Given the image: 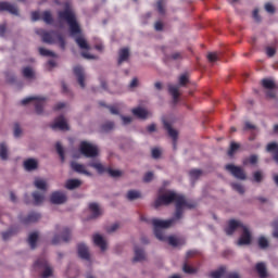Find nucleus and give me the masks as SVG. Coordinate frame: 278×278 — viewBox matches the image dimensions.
<instances>
[{
    "instance_id": "6e6d98bb",
    "label": "nucleus",
    "mask_w": 278,
    "mask_h": 278,
    "mask_svg": "<svg viewBox=\"0 0 278 278\" xmlns=\"http://www.w3.org/2000/svg\"><path fill=\"white\" fill-rule=\"evenodd\" d=\"M189 79H188V75L182 74L179 77V86H186L188 84Z\"/></svg>"
},
{
    "instance_id": "473e14b6",
    "label": "nucleus",
    "mask_w": 278,
    "mask_h": 278,
    "mask_svg": "<svg viewBox=\"0 0 278 278\" xmlns=\"http://www.w3.org/2000/svg\"><path fill=\"white\" fill-rule=\"evenodd\" d=\"M23 77L25 79H34L36 77V74L34 73V70L31 67H24L22 71Z\"/></svg>"
},
{
    "instance_id": "e2e57ef3",
    "label": "nucleus",
    "mask_w": 278,
    "mask_h": 278,
    "mask_svg": "<svg viewBox=\"0 0 278 278\" xmlns=\"http://www.w3.org/2000/svg\"><path fill=\"white\" fill-rule=\"evenodd\" d=\"M143 181H144L146 184H149V181H153V174H152V172H148V173L144 175Z\"/></svg>"
},
{
    "instance_id": "72a5a7b5",
    "label": "nucleus",
    "mask_w": 278,
    "mask_h": 278,
    "mask_svg": "<svg viewBox=\"0 0 278 278\" xmlns=\"http://www.w3.org/2000/svg\"><path fill=\"white\" fill-rule=\"evenodd\" d=\"M36 242H38V232H31L28 236V244L30 249H36Z\"/></svg>"
},
{
    "instance_id": "4be33fe9",
    "label": "nucleus",
    "mask_w": 278,
    "mask_h": 278,
    "mask_svg": "<svg viewBox=\"0 0 278 278\" xmlns=\"http://www.w3.org/2000/svg\"><path fill=\"white\" fill-rule=\"evenodd\" d=\"M93 243L96 244V247H99L101 251H105V249H108V243L105 242V239H103V237L99 233H96L93 236Z\"/></svg>"
},
{
    "instance_id": "20e7f679",
    "label": "nucleus",
    "mask_w": 278,
    "mask_h": 278,
    "mask_svg": "<svg viewBox=\"0 0 278 278\" xmlns=\"http://www.w3.org/2000/svg\"><path fill=\"white\" fill-rule=\"evenodd\" d=\"M186 197L179 195L173 191H169L167 193H164L160 195L155 201H154V207H160L161 205H170V203H177L179 200L184 201Z\"/></svg>"
},
{
    "instance_id": "8fccbe9b",
    "label": "nucleus",
    "mask_w": 278,
    "mask_h": 278,
    "mask_svg": "<svg viewBox=\"0 0 278 278\" xmlns=\"http://www.w3.org/2000/svg\"><path fill=\"white\" fill-rule=\"evenodd\" d=\"M258 247L260 249H268V239L265 237H261L258 239Z\"/></svg>"
},
{
    "instance_id": "a211bd4d",
    "label": "nucleus",
    "mask_w": 278,
    "mask_h": 278,
    "mask_svg": "<svg viewBox=\"0 0 278 278\" xmlns=\"http://www.w3.org/2000/svg\"><path fill=\"white\" fill-rule=\"evenodd\" d=\"M77 251H78V257L80 260H86L87 262H90V252L88 251V247L84 243H79L77 245Z\"/></svg>"
},
{
    "instance_id": "774afa93",
    "label": "nucleus",
    "mask_w": 278,
    "mask_h": 278,
    "mask_svg": "<svg viewBox=\"0 0 278 278\" xmlns=\"http://www.w3.org/2000/svg\"><path fill=\"white\" fill-rule=\"evenodd\" d=\"M226 278H240V274L236 273V271H231L226 274Z\"/></svg>"
},
{
    "instance_id": "f8f14e48",
    "label": "nucleus",
    "mask_w": 278,
    "mask_h": 278,
    "mask_svg": "<svg viewBox=\"0 0 278 278\" xmlns=\"http://www.w3.org/2000/svg\"><path fill=\"white\" fill-rule=\"evenodd\" d=\"M52 129H60L61 131H68V124L64 118V115H60L54 119V123L51 125Z\"/></svg>"
},
{
    "instance_id": "412c9836",
    "label": "nucleus",
    "mask_w": 278,
    "mask_h": 278,
    "mask_svg": "<svg viewBox=\"0 0 278 278\" xmlns=\"http://www.w3.org/2000/svg\"><path fill=\"white\" fill-rule=\"evenodd\" d=\"M165 240H161V242H166V240L168 241V244H170V247H181L184 244H186V241L184 239H179L176 237H168L166 238V236H164Z\"/></svg>"
},
{
    "instance_id": "338daca9",
    "label": "nucleus",
    "mask_w": 278,
    "mask_h": 278,
    "mask_svg": "<svg viewBox=\"0 0 278 278\" xmlns=\"http://www.w3.org/2000/svg\"><path fill=\"white\" fill-rule=\"evenodd\" d=\"M273 227H274L273 236L274 238H278V218L273 223Z\"/></svg>"
},
{
    "instance_id": "052dcab7",
    "label": "nucleus",
    "mask_w": 278,
    "mask_h": 278,
    "mask_svg": "<svg viewBox=\"0 0 278 278\" xmlns=\"http://www.w3.org/2000/svg\"><path fill=\"white\" fill-rule=\"evenodd\" d=\"M243 129H244V131H251V130H255L256 127H255V125L251 124L250 122H245Z\"/></svg>"
},
{
    "instance_id": "4468645a",
    "label": "nucleus",
    "mask_w": 278,
    "mask_h": 278,
    "mask_svg": "<svg viewBox=\"0 0 278 278\" xmlns=\"http://www.w3.org/2000/svg\"><path fill=\"white\" fill-rule=\"evenodd\" d=\"M239 227L243 229L244 226L242 223L236 219H230L228 222V227L225 229V232L227 233V236H233L236 229H238Z\"/></svg>"
},
{
    "instance_id": "39448f33",
    "label": "nucleus",
    "mask_w": 278,
    "mask_h": 278,
    "mask_svg": "<svg viewBox=\"0 0 278 278\" xmlns=\"http://www.w3.org/2000/svg\"><path fill=\"white\" fill-rule=\"evenodd\" d=\"M34 268L40 273L41 278H49L53 276V267L49 265V262L45 257L38 258L34 263Z\"/></svg>"
},
{
    "instance_id": "c03bdc74",
    "label": "nucleus",
    "mask_w": 278,
    "mask_h": 278,
    "mask_svg": "<svg viewBox=\"0 0 278 278\" xmlns=\"http://www.w3.org/2000/svg\"><path fill=\"white\" fill-rule=\"evenodd\" d=\"M42 21H45V23L48 25H51V23H53V15H51V12L45 11L42 13Z\"/></svg>"
},
{
    "instance_id": "4c0bfd02",
    "label": "nucleus",
    "mask_w": 278,
    "mask_h": 278,
    "mask_svg": "<svg viewBox=\"0 0 278 278\" xmlns=\"http://www.w3.org/2000/svg\"><path fill=\"white\" fill-rule=\"evenodd\" d=\"M100 105L102 108H108L110 113L115 115V116H118V114H121V112L118 111V106H116V105H105V103H103V102H100Z\"/></svg>"
},
{
    "instance_id": "c9c22d12",
    "label": "nucleus",
    "mask_w": 278,
    "mask_h": 278,
    "mask_svg": "<svg viewBox=\"0 0 278 278\" xmlns=\"http://www.w3.org/2000/svg\"><path fill=\"white\" fill-rule=\"evenodd\" d=\"M142 194H140V191L137 190H129L127 193L128 201H136V199H140Z\"/></svg>"
},
{
    "instance_id": "bb28decb",
    "label": "nucleus",
    "mask_w": 278,
    "mask_h": 278,
    "mask_svg": "<svg viewBox=\"0 0 278 278\" xmlns=\"http://www.w3.org/2000/svg\"><path fill=\"white\" fill-rule=\"evenodd\" d=\"M118 55L119 56H118L117 64L121 66L123 62H127V60H129V49L127 48L121 49Z\"/></svg>"
},
{
    "instance_id": "e433bc0d",
    "label": "nucleus",
    "mask_w": 278,
    "mask_h": 278,
    "mask_svg": "<svg viewBox=\"0 0 278 278\" xmlns=\"http://www.w3.org/2000/svg\"><path fill=\"white\" fill-rule=\"evenodd\" d=\"M33 198L35 201V205H40V203H42V201H45V193H40L38 191H35L33 193Z\"/></svg>"
},
{
    "instance_id": "dca6fc26",
    "label": "nucleus",
    "mask_w": 278,
    "mask_h": 278,
    "mask_svg": "<svg viewBox=\"0 0 278 278\" xmlns=\"http://www.w3.org/2000/svg\"><path fill=\"white\" fill-rule=\"evenodd\" d=\"M242 229L243 232L237 242L239 247H242L244 244H251V231H249V228L247 226H244Z\"/></svg>"
},
{
    "instance_id": "79ce46f5",
    "label": "nucleus",
    "mask_w": 278,
    "mask_h": 278,
    "mask_svg": "<svg viewBox=\"0 0 278 278\" xmlns=\"http://www.w3.org/2000/svg\"><path fill=\"white\" fill-rule=\"evenodd\" d=\"M0 157L1 160H8V146L5 142L0 143Z\"/></svg>"
},
{
    "instance_id": "cd10ccee",
    "label": "nucleus",
    "mask_w": 278,
    "mask_h": 278,
    "mask_svg": "<svg viewBox=\"0 0 278 278\" xmlns=\"http://www.w3.org/2000/svg\"><path fill=\"white\" fill-rule=\"evenodd\" d=\"M24 168L26 170H36L38 168V161L36 159H28L24 162Z\"/></svg>"
},
{
    "instance_id": "58836bf2",
    "label": "nucleus",
    "mask_w": 278,
    "mask_h": 278,
    "mask_svg": "<svg viewBox=\"0 0 278 278\" xmlns=\"http://www.w3.org/2000/svg\"><path fill=\"white\" fill-rule=\"evenodd\" d=\"M184 58V55L181 54V52H174L172 55H166L164 58V62H170V60L177 61V60H181Z\"/></svg>"
},
{
    "instance_id": "b1692460",
    "label": "nucleus",
    "mask_w": 278,
    "mask_h": 278,
    "mask_svg": "<svg viewBox=\"0 0 278 278\" xmlns=\"http://www.w3.org/2000/svg\"><path fill=\"white\" fill-rule=\"evenodd\" d=\"M225 276L227 277V267L226 266H220L218 269H216L210 274L211 278H223Z\"/></svg>"
},
{
    "instance_id": "a878e982",
    "label": "nucleus",
    "mask_w": 278,
    "mask_h": 278,
    "mask_svg": "<svg viewBox=\"0 0 278 278\" xmlns=\"http://www.w3.org/2000/svg\"><path fill=\"white\" fill-rule=\"evenodd\" d=\"M80 186H81V180H79V179H68L65 182V188L67 190H75V189L79 188Z\"/></svg>"
},
{
    "instance_id": "c85d7f7f",
    "label": "nucleus",
    "mask_w": 278,
    "mask_h": 278,
    "mask_svg": "<svg viewBox=\"0 0 278 278\" xmlns=\"http://www.w3.org/2000/svg\"><path fill=\"white\" fill-rule=\"evenodd\" d=\"M168 92L174 99V103H177L179 101V87L175 85H168Z\"/></svg>"
},
{
    "instance_id": "ddd939ff",
    "label": "nucleus",
    "mask_w": 278,
    "mask_h": 278,
    "mask_svg": "<svg viewBox=\"0 0 278 278\" xmlns=\"http://www.w3.org/2000/svg\"><path fill=\"white\" fill-rule=\"evenodd\" d=\"M164 129H166L168 136L173 139V147L174 149H177V130L173 129V126H170V123L167 121H163Z\"/></svg>"
},
{
    "instance_id": "ea45409f",
    "label": "nucleus",
    "mask_w": 278,
    "mask_h": 278,
    "mask_svg": "<svg viewBox=\"0 0 278 278\" xmlns=\"http://www.w3.org/2000/svg\"><path fill=\"white\" fill-rule=\"evenodd\" d=\"M114 129V122H105L101 125V131L103 134H108V131H112Z\"/></svg>"
},
{
    "instance_id": "680f3d73",
    "label": "nucleus",
    "mask_w": 278,
    "mask_h": 278,
    "mask_svg": "<svg viewBox=\"0 0 278 278\" xmlns=\"http://www.w3.org/2000/svg\"><path fill=\"white\" fill-rule=\"evenodd\" d=\"M157 11L160 14H164V0H159L156 2Z\"/></svg>"
},
{
    "instance_id": "423d86ee",
    "label": "nucleus",
    "mask_w": 278,
    "mask_h": 278,
    "mask_svg": "<svg viewBox=\"0 0 278 278\" xmlns=\"http://www.w3.org/2000/svg\"><path fill=\"white\" fill-rule=\"evenodd\" d=\"M87 166L94 168L100 175H103V173H108L110 177H121L123 175L118 169L105 168L99 160L89 162Z\"/></svg>"
},
{
    "instance_id": "f3484780",
    "label": "nucleus",
    "mask_w": 278,
    "mask_h": 278,
    "mask_svg": "<svg viewBox=\"0 0 278 278\" xmlns=\"http://www.w3.org/2000/svg\"><path fill=\"white\" fill-rule=\"evenodd\" d=\"M71 166L72 170H74L75 173H78L79 175H86L87 177H92V173L86 169V165L73 162Z\"/></svg>"
},
{
    "instance_id": "a18cd8bd",
    "label": "nucleus",
    "mask_w": 278,
    "mask_h": 278,
    "mask_svg": "<svg viewBox=\"0 0 278 278\" xmlns=\"http://www.w3.org/2000/svg\"><path fill=\"white\" fill-rule=\"evenodd\" d=\"M182 270L184 273H186L187 275H194V273H197V268L188 265V263H185L182 266Z\"/></svg>"
},
{
    "instance_id": "3c124183",
    "label": "nucleus",
    "mask_w": 278,
    "mask_h": 278,
    "mask_svg": "<svg viewBox=\"0 0 278 278\" xmlns=\"http://www.w3.org/2000/svg\"><path fill=\"white\" fill-rule=\"evenodd\" d=\"M238 149H240V144L232 142L230 144V149L228 151V155L231 157V155H233V153H236V151H238Z\"/></svg>"
},
{
    "instance_id": "aec40b11",
    "label": "nucleus",
    "mask_w": 278,
    "mask_h": 278,
    "mask_svg": "<svg viewBox=\"0 0 278 278\" xmlns=\"http://www.w3.org/2000/svg\"><path fill=\"white\" fill-rule=\"evenodd\" d=\"M89 211L91 212L90 218H99L103 214L98 203H89Z\"/></svg>"
},
{
    "instance_id": "f257e3e1",
    "label": "nucleus",
    "mask_w": 278,
    "mask_h": 278,
    "mask_svg": "<svg viewBox=\"0 0 278 278\" xmlns=\"http://www.w3.org/2000/svg\"><path fill=\"white\" fill-rule=\"evenodd\" d=\"M184 207H187L188 210H194L195 205L186 201L185 198L184 200H178L173 218L166 220L157 218L152 219L154 235L157 240H166V237H164V231H162V229H168L173 227V225H175L177 220H181V218H184Z\"/></svg>"
},
{
    "instance_id": "393cba45",
    "label": "nucleus",
    "mask_w": 278,
    "mask_h": 278,
    "mask_svg": "<svg viewBox=\"0 0 278 278\" xmlns=\"http://www.w3.org/2000/svg\"><path fill=\"white\" fill-rule=\"evenodd\" d=\"M256 273L260 278H267L268 271L266 270V264L264 263H257L255 266Z\"/></svg>"
},
{
    "instance_id": "37998d69",
    "label": "nucleus",
    "mask_w": 278,
    "mask_h": 278,
    "mask_svg": "<svg viewBox=\"0 0 278 278\" xmlns=\"http://www.w3.org/2000/svg\"><path fill=\"white\" fill-rule=\"evenodd\" d=\"M55 149H56V153L59 154L61 162H64L65 156H64V148L62 147V143L56 142Z\"/></svg>"
},
{
    "instance_id": "9d476101",
    "label": "nucleus",
    "mask_w": 278,
    "mask_h": 278,
    "mask_svg": "<svg viewBox=\"0 0 278 278\" xmlns=\"http://www.w3.org/2000/svg\"><path fill=\"white\" fill-rule=\"evenodd\" d=\"M67 200L68 198L66 197V193L62 191H54L50 197V201L53 205H62L66 203Z\"/></svg>"
},
{
    "instance_id": "6e6552de",
    "label": "nucleus",
    "mask_w": 278,
    "mask_h": 278,
    "mask_svg": "<svg viewBox=\"0 0 278 278\" xmlns=\"http://www.w3.org/2000/svg\"><path fill=\"white\" fill-rule=\"evenodd\" d=\"M80 153L85 155V157H98L99 156V148L92 146V143H88V141L80 142Z\"/></svg>"
},
{
    "instance_id": "7c9ffc66",
    "label": "nucleus",
    "mask_w": 278,
    "mask_h": 278,
    "mask_svg": "<svg viewBox=\"0 0 278 278\" xmlns=\"http://www.w3.org/2000/svg\"><path fill=\"white\" fill-rule=\"evenodd\" d=\"M146 255H144V250L135 247V257L132 258V262H142L144 261Z\"/></svg>"
},
{
    "instance_id": "2f4dec72",
    "label": "nucleus",
    "mask_w": 278,
    "mask_h": 278,
    "mask_svg": "<svg viewBox=\"0 0 278 278\" xmlns=\"http://www.w3.org/2000/svg\"><path fill=\"white\" fill-rule=\"evenodd\" d=\"M258 160L260 159L257 157V154H252V155H250V157H245L242 161V164H243V166H249V164L254 166V164H257Z\"/></svg>"
},
{
    "instance_id": "864d4df0",
    "label": "nucleus",
    "mask_w": 278,
    "mask_h": 278,
    "mask_svg": "<svg viewBox=\"0 0 278 278\" xmlns=\"http://www.w3.org/2000/svg\"><path fill=\"white\" fill-rule=\"evenodd\" d=\"M21 134H23V130H21V125L18 123L14 124V137L20 138Z\"/></svg>"
},
{
    "instance_id": "9b49d317",
    "label": "nucleus",
    "mask_w": 278,
    "mask_h": 278,
    "mask_svg": "<svg viewBox=\"0 0 278 278\" xmlns=\"http://www.w3.org/2000/svg\"><path fill=\"white\" fill-rule=\"evenodd\" d=\"M0 12H9L13 16H18V8L8 1H0Z\"/></svg>"
},
{
    "instance_id": "f03ea898",
    "label": "nucleus",
    "mask_w": 278,
    "mask_h": 278,
    "mask_svg": "<svg viewBox=\"0 0 278 278\" xmlns=\"http://www.w3.org/2000/svg\"><path fill=\"white\" fill-rule=\"evenodd\" d=\"M58 16L61 21H65L70 27L71 36H77L81 34V26L77 22V15L70 7H66L63 11H59Z\"/></svg>"
},
{
    "instance_id": "de8ad7c7",
    "label": "nucleus",
    "mask_w": 278,
    "mask_h": 278,
    "mask_svg": "<svg viewBox=\"0 0 278 278\" xmlns=\"http://www.w3.org/2000/svg\"><path fill=\"white\" fill-rule=\"evenodd\" d=\"M189 175H190L191 179H199V177H201V175H203V172L201 169H191L189 172Z\"/></svg>"
},
{
    "instance_id": "a19ab883",
    "label": "nucleus",
    "mask_w": 278,
    "mask_h": 278,
    "mask_svg": "<svg viewBox=\"0 0 278 278\" xmlns=\"http://www.w3.org/2000/svg\"><path fill=\"white\" fill-rule=\"evenodd\" d=\"M39 53L40 55H43V58H58L53 51L47 50L45 48H39Z\"/></svg>"
},
{
    "instance_id": "1a4fd4ad",
    "label": "nucleus",
    "mask_w": 278,
    "mask_h": 278,
    "mask_svg": "<svg viewBox=\"0 0 278 278\" xmlns=\"http://www.w3.org/2000/svg\"><path fill=\"white\" fill-rule=\"evenodd\" d=\"M225 169L232 175L236 179H240L241 181H244L247 179V173H244V169L240 166H236L233 164H227L225 166Z\"/></svg>"
},
{
    "instance_id": "5701e85b",
    "label": "nucleus",
    "mask_w": 278,
    "mask_h": 278,
    "mask_svg": "<svg viewBox=\"0 0 278 278\" xmlns=\"http://www.w3.org/2000/svg\"><path fill=\"white\" fill-rule=\"evenodd\" d=\"M132 114L134 116H136L137 118H140L141 121H146V118H148L149 116V111H147V109H142V108H136L132 109Z\"/></svg>"
},
{
    "instance_id": "6ab92c4d",
    "label": "nucleus",
    "mask_w": 278,
    "mask_h": 278,
    "mask_svg": "<svg viewBox=\"0 0 278 278\" xmlns=\"http://www.w3.org/2000/svg\"><path fill=\"white\" fill-rule=\"evenodd\" d=\"M40 220V214L36 212L29 213L26 217L21 218L23 225H29L31 223H38Z\"/></svg>"
},
{
    "instance_id": "f704fd0d",
    "label": "nucleus",
    "mask_w": 278,
    "mask_h": 278,
    "mask_svg": "<svg viewBox=\"0 0 278 278\" xmlns=\"http://www.w3.org/2000/svg\"><path fill=\"white\" fill-rule=\"evenodd\" d=\"M34 184L38 190H42V192H47V181H45L43 179L37 178L35 179Z\"/></svg>"
},
{
    "instance_id": "c756f323",
    "label": "nucleus",
    "mask_w": 278,
    "mask_h": 278,
    "mask_svg": "<svg viewBox=\"0 0 278 278\" xmlns=\"http://www.w3.org/2000/svg\"><path fill=\"white\" fill-rule=\"evenodd\" d=\"M75 42L78 45L79 49L90 51V45H88V41L83 36L76 37Z\"/></svg>"
},
{
    "instance_id": "09e8293b",
    "label": "nucleus",
    "mask_w": 278,
    "mask_h": 278,
    "mask_svg": "<svg viewBox=\"0 0 278 278\" xmlns=\"http://www.w3.org/2000/svg\"><path fill=\"white\" fill-rule=\"evenodd\" d=\"M68 240H71V229L64 228L62 232V241L68 242Z\"/></svg>"
},
{
    "instance_id": "4d7b16f0",
    "label": "nucleus",
    "mask_w": 278,
    "mask_h": 278,
    "mask_svg": "<svg viewBox=\"0 0 278 278\" xmlns=\"http://www.w3.org/2000/svg\"><path fill=\"white\" fill-rule=\"evenodd\" d=\"M253 178H254V181H256V184H260L263 179L262 172L260 170L254 172Z\"/></svg>"
},
{
    "instance_id": "49530a36",
    "label": "nucleus",
    "mask_w": 278,
    "mask_h": 278,
    "mask_svg": "<svg viewBox=\"0 0 278 278\" xmlns=\"http://www.w3.org/2000/svg\"><path fill=\"white\" fill-rule=\"evenodd\" d=\"M263 87H265L267 90H273L275 88V81L271 79H263L262 80Z\"/></svg>"
},
{
    "instance_id": "bf43d9fd",
    "label": "nucleus",
    "mask_w": 278,
    "mask_h": 278,
    "mask_svg": "<svg viewBox=\"0 0 278 278\" xmlns=\"http://www.w3.org/2000/svg\"><path fill=\"white\" fill-rule=\"evenodd\" d=\"M12 236H14V231L12 230H8L2 232V239L5 240H10V238H12Z\"/></svg>"
},
{
    "instance_id": "69168bd1",
    "label": "nucleus",
    "mask_w": 278,
    "mask_h": 278,
    "mask_svg": "<svg viewBox=\"0 0 278 278\" xmlns=\"http://www.w3.org/2000/svg\"><path fill=\"white\" fill-rule=\"evenodd\" d=\"M160 155H162V151H160V149H157V148L152 149V157L154 160H157L160 157Z\"/></svg>"
},
{
    "instance_id": "603ef678",
    "label": "nucleus",
    "mask_w": 278,
    "mask_h": 278,
    "mask_svg": "<svg viewBox=\"0 0 278 278\" xmlns=\"http://www.w3.org/2000/svg\"><path fill=\"white\" fill-rule=\"evenodd\" d=\"M232 188L236 190V192H239V194H244V187L240 184H232Z\"/></svg>"
},
{
    "instance_id": "13d9d810",
    "label": "nucleus",
    "mask_w": 278,
    "mask_h": 278,
    "mask_svg": "<svg viewBox=\"0 0 278 278\" xmlns=\"http://www.w3.org/2000/svg\"><path fill=\"white\" fill-rule=\"evenodd\" d=\"M265 10L266 12H268V14H275V7L270 2H267L265 4Z\"/></svg>"
},
{
    "instance_id": "5fc2aeb1",
    "label": "nucleus",
    "mask_w": 278,
    "mask_h": 278,
    "mask_svg": "<svg viewBox=\"0 0 278 278\" xmlns=\"http://www.w3.org/2000/svg\"><path fill=\"white\" fill-rule=\"evenodd\" d=\"M207 60H208V62H217L218 53H216V52L208 53L207 54Z\"/></svg>"
},
{
    "instance_id": "0eeeda50",
    "label": "nucleus",
    "mask_w": 278,
    "mask_h": 278,
    "mask_svg": "<svg viewBox=\"0 0 278 278\" xmlns=\"http://www.w3.org/2000/svg\"><path fill=\"white\" fill-rule=\"evenodd\" d=\"M31 101H35V110L36 114H42L45 110V105H47V98H40V97H29L25 98L21 101L22 105H27V103H31Z\"/></svg>"
},
{
    "instance_id": "7ed1b4c3",
    "label": "nucleus",
    "mask_w": 278,
    "mask_h": 278,
    "mask_svg": "<svg viewBox=\"0 0 278 278\" xmlns=\"http://www.w3.org/2000/svg\"><path fill=\"white\" fill-rule=\"evenodd\" d=\"M37 34L41 36L42 41L47 45H55V42L59 43L60 49L63 51L66 49V40H64V36H62L59 31L50 30L45 31L42 29L37 30Z\"/></svg>"
},
{
    "instance_id": "0e129e2a",
    "label": "nucleus",
    "mask_w": 278,
    "mask_h": 278,
    "mask_svg": "<svg viewBox=\"0 0 278 278\" xmlns=\"http://www.w3.org/2000/svg\"><path fill=\"white\" fill-rule=\"evenodd\" d=\"M266 53H267L268 58H274V55L277 53V50H275V48H273V47H267Z\"/></svg>"
},
{
    "instance_id": "2eb2a0df",
    "label": "nucleus",
    "mask_w": 278,
    "mask_h": 278,
    "mask_svg": "<svg viewBox=\"0 0 278 278\" xmlns=\"http://www.w3.org/2000/svg\"><path fill=\"white\" fill-rule=\"evenodd\" d=\"M74 75L77 77V81L80 86V88H86V76L84 74V67L77 65L74 67Z\"/></svg>"
}]
</instances>
